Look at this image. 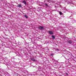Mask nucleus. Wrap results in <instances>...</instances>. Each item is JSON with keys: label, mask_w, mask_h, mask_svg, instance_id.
<instances>
[{"label": "nucleus", "mask_w": 76, "mask_h": 76, "mask_svg": "<svg viewBox=\"0 0 76 76\" xmlns=\"http://www.w3.org/2000/svg\"><path fill=\"white\" fill-rule=\"evenodd\" d=\"M51 56H53V54H51Z\"/></svg>", "instance_id": "16"}, {"label": "nucleus", "mask_w": 76, "mask_h": 76, "mask_svg": "<svg viewBox=\"0 0 76 76\" xmlns=\"http://www.w3.org/2000/svg\"><path fill=\"white\" fill-rule=\"evenodd\" d=\"M22 4H18V6H17V7H22Z\"/></svg>", "instance_id": "4"}, {"label": "nucleus", "mask_w": 76, "mask_h": 76, "mask_svg": "<svg viewBox=\"0 0 76 76\" xmlns=\"http://www.w3.org/2000/svg\"><path fill=\"white\" fill-rule=\"evenodd\" d=\"M24 17H25V18H28V16L26 15H24Z\"/></svg>", "instance_id": "10"}, {"label": "nucleus", "mask_w": 76, "mask_h": 76, "mask_svg": "<svg viewBox=\"0 0 76 76\" xmlns=\"http://www.w3.org/2000/svg\"><path fill=\"white\" fill-rule=\"evenodd\" d=\"M21 2H22L25 5L27 4V3H26V1L25 0H22Z\"/></svg>", "instance_id": "2"}, {"label": "nucleus", "mask_w": 76, "mask_h": 76, "mask_svg": "<svg viewBox=\"0 0 76 76\" xmlns=\"http://www.w3.org/2000/svg\"><path fill=\"white\" fill-rule=\"evenodd\" d=\"M55 8H57V7L56 6H55Z\"/></svg>", "instance_id": "15"}, {"label": "nucleus", "mask_w": 76, "mask_h": 76, "mask_svg": "<svg viewBox=\"0 0 76 76\" xmlns=\"http://www.w3.org/2000/svg\"><path fill=\"white\" fill-rule=\"evenodd\" d=\"M56 50H57V51H60V49H57Z\"/></svg>", "instance_id": "12"}, {"label": "nucleus", "mask_w": 76, "mask_h": 76, "mask_svg": "<svg viewBox=\"0 0 76 76\" xmlns=\"http://www.w3.org/2000/svg\"><path fill=\"white\" fill-rule=\"evenodd\" d=\"M66 10H67L66 9Z\"/></svg>", "instance_id": "18"}, {"label": "nucleus", "mask_w": 76, "mask_h": 76, "mask_svg": "<svg viewBox=\"0 0 76 76\" xmlns=\"http://www.w3.org/2000/svg\"><path fill=\"white\" fill-rule=\"evenodd\" d=\"M72 22V23H74L75 22V21L73 20V21Z\"/></svg>", "instance_id": "11"}, {"label": "nucleus", "mask_w": 76, "mask_h": 76, "mask_svg": "<svg viewBox=\"0 0 76 76\" xmlns=\"http://www.w3.org/2000/svg\"><path fill=\"white\" fill-rule=\"evenodd\" d=\"M30 59L31 60H32V61H33L35 62L36 61H37V60L36 59H35L34 58H30Z\"/></svg>", "instance_id": "3"}, {"label": "nucleus", "mask_w": 76, "mask_h": 76, "mask_svg": "<svg viewBox=\"0 0 76 76\" xmlns=\"http://www.w3.org/2000/svg\"><path fill=\"white\" fill-rule=\"evenodd\" d=\"M65 9H66V7H65Z\"/></svg>", "instance_id": "19"}, {"label": "nucleus", "mask_w": 76, "mask_h": 76, "mask_svg": "<svg viewBox=\"0 0 76 76\" xmlns=\"http://www.w3.org/2000/svg\"><path fill=\"white\" fill-rule=\"evenodd\" d=\"M30 75H32V74H30Z\"/></svg>", "instance_id": "17"}, {"label": "nucleus", "mask_w": 76, "mask_h": 76, "mask_svg": "<svg viewBox=\"0 0 76 76\" xmlns=\"http://www.w3.org/2000/svg\"><path fill=\"white\" fill-rule=\"evenodd\" d=\"M59 14L60 15H63V13L61 12H59Z\"/></svg>", "instance_id": "9"}, {"label": "nucleus", "mask_w": 76, "mask_h": 76, "mask_svg": "<svg viewBox=\"0 0 76 76\" xmlns=\"http://www.w3.org/2000/svg\"><path fill=\"white\" fill-rule=\"evenodd\" d=\"M38 29L39 30H44V27L42 26H40L38 27Z\"/></svg>", "instance_id": "1"}, {"label": "nucleus", "mask_w": 76, "mask_h": 76, "mask_svg": "<svg viewBox=\"0 0 76 76\" xmlns=\"http://www.w3.org/2000/svg\"><path fill=\"white\" fill-rule=\"evenodd\" d=\"M52 39H55V36H54L53 35L52 36Z\"/></svg>", "instance_id": "7"}, {"label": "nucleus", "mask_w": 76, "mask_h": 76, "mask_svg": "<svg viewBox=\"0 0 76 76\" xmlns=\"http://www.w3.org/2000/svg\"><path fill=\"white\" fill-rule=\"evenodd\" d=\"M49 33L50 35H53V32L51 31H49Z\"/></svg>", "instance_id": "5"}, {"label": "nucleus", "mask_w": 76, "mask_h": 76, "mask_svg": "<svg viewBox=\"0 0 76 76\" xmlns=\"http://www.w3.org/2000/svg\"><path fill=\"white\" fill-rule=\"evenodd\" d=\"M50 2H51V1H50Z\"/></svg>", "instance_id": "21"}, {"label": "nucleus", "mask_w": 76, "mask_h": 76, "mask_svg": "<svg viewBox=\"0 0 76 76\" xmlns=\"http://www.w3.org/2000/svg\"><path fill=\"white\" fill-rule=\"evenodd\" d=\"M38 70L39 71H40V70H41V68H39L38 69Z\"/></svg>", "instance_id": "13"}, {"label": "nucleus", "mask_w": 76, "mask_h": 76, "mask_svg": "<svg viewBox=\"0 0 76 76\" xmlns=\"http://www.w3.org/2000/svg\"><path fill=\"white\" fill-rule=\"evenodd\" d=\"M66 75H67V76H68V74H67V73H66Z\"/></svg>", "instance_id": "14"}, {"label": "nucleus", "mask_w": 76, "mask_h": 76, "mask_svg": "<svg viewBox=\"0 0 76 76\" xmlns=\"http://www.w3.org/2000/svg\"><path fill=\"white\" fill-rule=\"evenodd\" d=\"M68 43H69V44H72V41L71 40H70L68 41Z\"/></svg>", "instance_id": "6"}, {"label": "nucleus", "mask_w": 76, "mask_h": 76, "mask_svg": "<svg viewBox=\"0 0 76 76\" xmlns=\"http://www.w3.org/2000/svg\"><path fill=\"white\" fill-rule=\"evenodd\" d=\"M72 18V19H73V18Z\"/></svg>", "instance_id": "20"}, {"label": "nucleus", "mask_w": 76, "mask_h": 76, "mask_svg": "<svg viewBox=\"0 0 76 76\" xmlns=\"http://www.w3.org/2000/svg\"><path fill=\"white\" fill-rule=\"evenodd\" d=\"M44 5H45V6L46 7H48V5L46 3H45V4Z\"/></svg>", "instance_id": "8"}]
</instances>
